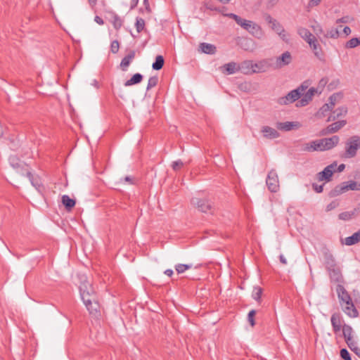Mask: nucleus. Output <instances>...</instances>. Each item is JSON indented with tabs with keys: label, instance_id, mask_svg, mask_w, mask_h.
I'll use <instances>...</instances> for the list:
<instances>
[{
	"label": "nucleus",
	"instance_id": "aec40b11",
	"mask_svg": "<svg viewBox=\"0 0 360 360\" xmlns=\"http://www.w3.org/2000/svg\"><path fill=\"white\" fill-rule=\"evenodd\" d=\"M347 191V182L337 185L328 193L329 197L335 198Z\"/></svg>",
	"mask_w": 360,
	"mask_h": 360
},
{
	"label": "nucleus",
	"instance_id": "c85d7f7f",
	"mask_svg": "<svg viewBox=\"0 0 360 360\" xmlns=\"http://www.w3.org/2000/svg\"><path fill=\"white\" fill-rule=\"evenodd\" d=\"M297 33L307 43L315 37L307 28L304 27H299Z\"/></svg>",
	"mask_w": 360,
	"mask_h": 360
},
{
	"label": "nucleus",
	"instance_id": "4c0bfd02",
	"mask_svg": "<svg viewBox=\"0 0 360 360\" xmlns=\"http://www.w3.org/2000/svg\"><path fill=\"white\" fill-rule=\"evenodd\" d=\"M347 345L348 347L354 352L358 356L360 357V348L357 346V343L354 339H352L349 341H347Z\"/></svg>",
	"mask_w": 360,
	"mask_h": 360
},
{
	"label": "nucleus",
	"instance_id": "2f4dec72",
	"mask_svg": "<svg viewBox=\"0 0 360 360\" xmlns=\"http://www.w3.org/2000/svg\"><path fill=\"white\" fill-rule=\"evenodd\" d=\"M357 213V209H354L352 211H346L339 214L338 218L340 220L349 221L352 219Z\"/></svg>",
	"mask_w": 360,
	"mask_h": 360
},
{
	"label": "nucleus",
	"instance_id": "dca6fc26",
	"mask_svg": "<svg viewBox=\"0 0 360 360\" xmlns=\"http://www.w3.org/2000/svg\"><path fill=\"white\" fill-rule=\"evenodd\" d=\"M321 139L315 140L304 145L305 151H323Z\"/></svg>",
	"mask_w": 360,
	"mask_h": 360
},
{
	"label": "nucleus",
	"instance_id": "603ef678",
	"mask_svg": "<svg viewBox=\"0 0 360 360\" xmlns=\"http://www.w3.org/2000/svg\"><path fill=\"white\" fill-rule=\"evenodd\" d=\"M184 166V163L181 160L174 161L172 164V167L174 171L179 170Z\"/></svg>",
	"mask_w": 360,
	"mask_h": 360
},
{
	"label": "nucleus",
	"instance_id": "72a5a7b5",
	"mask_svg": "<svg viewBox=\"0 0 360 360\" xmlns=\"http://www.w3.org/2000/svg\"><path fill=\"white\" fill-rule=\"evenodd\" d=\"M324 259L325 264L328 270L335 267V259L330 253H326L324 255Z\"/></svg>",
	"mask_w": 360,
	"mask_h": 360
},
{
	"label": "nucleus",
	"instance_id": "f257e3e1",
	"mask_svg": "<svg viewBox=\"0 0 360 360\" xmlns=\"http://www.w3.org/2000/svg\"><path fill=\"white\" fill-rule=\"evenodd\" d=\"M78 278L79 280V289L84 304L90 314L97 316L100 311V305L93 286L87 280L85 274H79Z\"/></svg>",
	"mask_w": 360,
	"mask_h": 360
},
{
	"label": "nucleus",
	"instance_id": "864d4df0",
	"mask_svg": "<svg viewBox=\"0 0 360 360\" xmlns=\"http://www.w3.org/2000/svg\"><path fill=\"white\" fill-rule=\"evenodd\" d=\"M340 356L344 360H351L350 354H349V352L347 350V349H342L340 350Z\"/></svg>",
	"mask_w": 360,
	"mask_h": 360
},
{
	"label": "nucleus",
	"instance_id": "7c9ffc66",
	"mask_svg": "<svg viewBox=\"0 0 360 360\" xmlns=\"http://www.w3.org/2000/svg\"><path fill=\"white\" fill-rule=\"evenodd\" d=\"M347 306L345 307L344 311L345 313L349 317L355 318L357 317L359 315V312L356 307H354L353 302H352V304H346Z\"/></svg>",
	"mask_w": 360,
	"mask_h": 360
},
{
	"label": "nucleus",
	"instance_id": "79ce46f5",
	"mask_svg": "<svg viewBox=\"0 0 360 360\" xmlns=\"http://www.w3.org/2000/svg\"><path fill=\"white\" fill-rule=\"evenodd\" d=\"M112 23L114 28L118 30L122 26L123 21L117 15H115L112 17Z\"/></svg>",
	"mask_w": 360,
	"mask_h": 360
},
{
	"label": "nucleus",
	"instance_id": "680f3d73",
	"mask_svg": "<svg viewBox=\"0 0 360 360\" xmlns=\"http://www.w3.org/2000/svg\"><path fill=\"white\" fill-rule=\"evenodd\" d=\"M343 32H344V34H345L346 36H347V35L350 34V33H351V29H350V27H348V26L345 27H344V29H343Z\"/></svg>",
	"mask_w": 360,
	"mask_h": 360
},
{
	"label": "nucleus",
	"instance_id": "7ed1b4c3",
	"mask_svg": "<svg viewBox=\"0 0 360 360\" xmlns=\"http://www.w3.org/2000/svg\"><path fill=\"white\" fill-rule=\"evenodd\" d=\"M309 85L307 82H304L297 89L290 91L286 96L278 98V102L281 105H288L296 101H299L301 95L307 91Z\"/></svg>",
	"mask_w": 360,
	"mask_h": 360
},
{
	"label": "nucleus",
	"instance_id": "5701e85b",
	"mask_svg": "<svg viewBox=\"0 0 360 360\" xmlns=\"http://www.w3.org/2000/svg\"><path fill=\"white\" fill-rule=\"evenodd\" d=\"M261 132L263 134L264 137L266 139H276L279 136V133L275 129L269 126H264L262 128Z\"/></svg>",
	"mask_w": 360,
	"mask_h": 360
},
{
	"label": "nucleus",
	"instance_id": "c756f323",
	"mask_svg": "<svg viewBox=\"0 0 360 360\" xmlns=\"http://www.w3.org/2000/svg\"><path fill=\"white\" fill-rule=\"evenodd\" d=\"M342 334H343V336H344V338H345L346 342H347V341H349V340L354 339L353 329L350 326L345 323L342 326Z\"/></svg>",
	"mask_w": 360,
	"mask_h": 360
},
{
	"label": "nucleus",
	"instance_id": "de8ad7c7",
	"mask_svg": "<svg viewBox=\"0 0 360 360\" xmlns=\"http://www.w3.org/2000/svg\"><path fill=\"white\" fill-rule=\"evenodd\" d=\"M339 205H340V201L338 200H334L326 206V211L327 212H330L331 210L339 207Z\"/></svg>",
	"mask_w": 360,
	"mask_h": 360
},
{
	"label": "nucleus",
	"instance_id": "f704fd0d",
	"mask_svg": "<svg viewBox=\"0 0 360 360\" xmlns=\"http://www.w3.org/2000/svg\"><path fill=\"white\" fill-rule=\"evenodd\" d=\"M62 202L68 210H70L75 205V200L67 195L62 196Z\"/></svg>",
	"mask_w": 360,
	"mask_h": 360
},
{
	"label": "nucleus",
	"instance_id": "4d7b16f0",
	"mask_svg": "<svg viewBox=\"0 0 360 360\" xmlns=\"http://www.w3.org/2000/svg\"><path fill=\"white\" fill-rule=\"evenodd\" d=\"M321 1V0H310L308 3V7L312 8L314 6H318Z\"/></svg>",
	"mask_w": 360,
	"mask_h": 360
},
{
	"label": "nucleus",
	"instance_id": "ea45409f",
	"mask_svg": "<svg viewBox=\"0 0 360 360\" xmlns=\"http://www.w3.org/2000/svg\"><path fill=\"white\" fill-rule=\"evenodd\" d=\"M360 44V38L354 37L349 40L345 45L347 49H353Z\"/></svg>",
	"mask_w": 360,
	"mask_h": 360
},
{
	"label": "nucleus",
	"instance_id": "f3484780",
	"mask_svg": "<svg viewBox=\"0 0 360 360\" xmlns=\"http://www.w3.org/2000/svg\"><path fill=\"white\" fill-rule=\"evenodd\" d=\"M331 281L341 284L343 282V277L340 269L333 268L328 270Z\"/></svg>",
	"mask_w": 360,
	"mask_h": 360
},
{
	"label": "nucleus",
	"instance_id": "bf43d9fd",
	"mask_svg": "<svg viewBox=\"0 0 360 360\" xmlns=\"http://www.w3.org/2000/svg\"><path fill=\"white\" fill-rule=\"evenodd\" d=\"M279 35V37L283 40V41H288V35L287 34V33L285 32V30L283 29V31L282 32H281V34H278Z\"/></svg>",
	"mask_w": 360,
	"mask_h": 360
},
{
	"label": "nucleus",
	"instance_id": "6e6d98bb",
	"mask_svg": "<svg viewBox=\"0 0 360 360\" xmlns=\"http://www.w3.org/2000/svg\"><path fill=\"white\" fill-rule=\"evenodd\" d=\"M313 29H314V31L316 33V34L318 35V36L319 34H323V29H322V27L319 25H317L316 26H313Z\"/></svg>",
	"mask_w": 360,
	"mask_h": 360
},
{
	"label": "nucleus",
	"instance_id": "a878e982",
	"mask_svg": "<svg viewBox=\"0 0 360 360\" xmlns=\"http://www.w3.org/2000/svg\"><path fill=\"white\" fill-rule=\"evenodd\" d=\"M199 48L201 51V52L206 53V54H214L217 51V48L214 45L202 42L200 43L199 45Z\"/></svg>",
	"mask_w": 360,
	"mask_h": 360
},
{
	"label": "nucleus",
	"instance_id": "0eeeda50",
	"mask_svg": "<svg viewBox=\"0 0 360 360\" xmlns=\"http://www.w3.org/2000/svg\"><path fill=\"white\" fill-rule=\"evenodd\" d=\"M337 166L336 162L328 165L322 172L316 174V179L319 181H330Z\"/></svg>",
	"mask_w": 360,
	"mask_h": 360
},
{
	"label": "nucleus",
	"instance_id": "e2e57ef3",
	"mask_svg": "<svg viewBox=\"0 0 360 360\" xmlns=\"http://www.w3.org/2000/svg\"><path fill=\"white\" fill-rule=\"evenodd\" d=\"M164 274L170 277L173 275L174 272L172 269H168L165 271Z\"/></svg>",
	"mask_w": 360,
	"mask_h": 360
},
{
	"label": "nucleus",
	"instance_id": "bb28decb",
	"mask_svg": "<svg viewBox=\"0 0 360 360\" xmlns=\"http://www.w3.org/2000/svg\"><path fill=\"white\" fill-rule=\"evenodd\" d=\"M9 162L12 167L16 169H22L27 166L24 162L21 161L15 155L9 157Z\"/></svg>",
	"mask_w": 360,
	"mask_h": 360
},
{
	"label": "nucleus",
	"instance_id": "052dcab7",
	"mask_svg": "<svg viewBox=\"0 0 360 360\" xmlns=\"http://www.w3.org/2000/svg\"><path fill=\"white\" fill-rule=\"evenodd\" d=\"M94 20H95V22H96V23H98V25H103V24H104V21H103V20L101 17H99V16H98V15H96V16L95 17Z\"/></svg>",
	"mask_w": 360,
	"mask_h": 360
},
{
	"label": "nucleus",
	"instance_id": "8fccbe9b",
	"mask_svg": "<svg viewBox=\"0 0 360 360\" xmlns=\"http://www.w3.org/2000/svg\"><path fill=\"white\" fill-rule=\"evenodd\" d=\"M255 314H256V311L254 310V309L250 311L248 314V322L250 323V324L252 326H254L255 325Z\"/></svg>",
	"mask_w": 360,
	"mask_h": 360
},
{
	"label": "nucleus",
	"instance_id": "4be33fe9",
	"mask_svg": "<svg viewBox=\"0 0 360 360\" xmlns=\"http://www.w3.org/2000/svg\"><path fill=\"white\" fill-rule=\"evenodd\" d=\"M238 70L245 75L253 74V61L245 60L238 65Z\"/></svg>",
	"mask_w": 360,
	"mask_h": 360
},
{
	"label": "nucleus",
	"instance_id": "a211bd4d",
	"mask_svg": "<svg viewBox=\"0 0 360 360\" xmlns=\"http://www.w3.org/2000/svg\"><path fill=\"white\" fill-rule=\"evenodd\" d=\"M135 55H136L135 51L132 50V51H130L129 52V53L122 58V60L120 63V65L122 70H123V71L127 70L128 67L129 66V65L131 64V63L132 62L134 58H135Z\"/></svg>",
	"mask_w": 360,
	"mask_h": 360
},
{
	"label": "nucleus",
	"instance_id": "69168bd1",
	"mask_svg": "<svg viewBox=\"0 0 360 360\" xmlns=\"http://www.w3.org/2000/svg\"><path fill=\"white\" fill-rule=\"evenodd\" d=\"M123 180H124V182H127L129 184H133L132 179L130 176H126V177H124L123 179Z\"/></svg>",
	"mask_w": 360,
	"mask_h": 360
},
{
	"label": "nucleus",
	"instance_id": "37998d69",
	"mask_svg": "<svg viewBox=\"0 0 360 360\" xmlns=\"http://www.w3.org/2000/svg\"><path fill=\"white\" fill-rule=\"evenodd\" d=\"M323 35L326 38L337 39L339 37V31L336 28H332Z\"/></svg>",
	"mask_w": 360,
	"mask_h": 360
},
{
	"label": "nucleus",
	"instance_id": "393cba45",
	"mask_svg": "<svg viewBox=\"0 0 360 360\" xmlns=\"http://www.w3.org/2000/svg\"><path fill=\"white\" fill-rule=\"evenodd\" d=\"M359 242H360V229L351 236L345 238L343 243L347 246H351Z\"/></svg>",
	"mask_w": 360,
	"mask_h": 360
},
{
	"label": "nucleus",
	"instance_id": "2eb2a0df",
	"mask_svg": "<svg viewBox=\"0 0 360 360\" xmlns=\"http://www.w3.org/2000/svg\"><path fill=\"white\" fill-rule=\"evenodd\" d=\"M279 130L288 131L294 129H299L301 124L299 122H278L276 125Z\"/></svg>",
	"mask_w": 360,
	"mask_h": 360
},
{
	"label": "nucleus",
	"instance_id": "1a4fd4ad",
	"mask_svg": "<svg viewBox=\"0 0 360 360\" xmlns=\"http://www.w3.org/2000/svg\"><path fill=\"white\" fill-rule=\"evenodd\" d=\"M347 124V121L345 120H338L329 124L325 129H323L321 131V134L322 136H326L330 134H334L338 132L340 129H341L343 127H345Z\"/></svg>",
	"mask_w": 360,
	"mask_h": 360
},
{
	"label": "nucleus",
	"instance_id": "a19ab883",
	"mask_svg": "<svg viewBox=\"0 0 360 360\" xmlns=\"http://www.w3.org/2000/svg\"><path fill=\"white\" fill-rule=\"evenodd\" d=\"M26 174L27 176L29 178L32 185L39 190L41 186V183L39 182V181L37 179H34L32 173L29 171H27Z\"/></svg>",
	"mask_w": 360,
	"mask_h": 360
},
{
	"label": "nucleus",
	"instance_id": "3c124183",
	"mask_svg": "<svg viewBox=\"0 0 360 360\" xmlns=\"http://www.w3.org/2000/svg\"><path fill=\"white\" fill-rule=\"evenodd\" d=\"M120 49V44L117 40H114L110 44V51L112 53H117Z\"/></svg>",
	"mask_w": 360,
	"mask_h": 360
},
{
	"label": "nucleus",
	"instance_id": "4468645a",
	"mask_svg": "<svg viewBox=\"0 0 360 360\" xmlns=\"http://www.w3.org/2000/svg\"><path fill=\"white\" fill-rule=\"evenodd\" d=\"M292 61V56L289 51H285L278 56L276 60V68H281Z\"/></svg>",
	"mask_w": 360,
	"mask_h": 360
},
{
	"label": "nucleus",
	"instance_id": "5fc2aeb1",
	"mask_svg": "<svg viewBox=\"0 0 360 360\" xmlns=\"http://www.w3.org/2000/svg\"><path fill=\"white\" fill-rule=\"evenodd\" d=\"M312 188L316 193H320L323 192V185H318L316 184H312Z\"/></svg>",
	"mask_w": 360,
	"mask_h": 360
},
{
	"label": "nucleus",
	"instance_id": "09e8293b",
	"mask_svg": "<svg viewBox=\"0 0 360 360\" xmlns=\"http://www.w3.org/2000/svg\"><path fill=\"white\" fill-rule=\"evenodd\" d=\"M145 27V21L142 18H137L136 22V31L139 33L141 32Z\"/></svg>",
	"mask_w": 360,
	"mask_h": 360
},
{
	"label": "nucleus",
	"instance_id": "0e129e2a",
	"mask_svg": "<svg viewBox=\"0 0 360 360\" xmlns=\"http://www.w3.org/2000/svg\"><path fill=\"white\" fill-rule=\"evenodd\" d=\"M279 259H280V262L283 264H287V259H285V257L283 255H281L279 256Z\"/></svg>",
	"mask_w": 360,
	"mask_h": 360
},
{
	"label": "nucleus",
	"instance_id": "774afa93",
	"mask_svg": "<svg viewBox=\"0 0 360 360\" xmlns=\"http://www.w3.org/2000/svg\"><path fill=\"white\" fill-rule=\"evenodd\" d=\"M139 0H131V8H133L136 6Z\"/></svg>",
	"mask_w": 360,
	"mask_h": 360
},
{
	"label": "nucleus",
	"instance_id": "f03ea898",
	"mask_svg": "<svg viewBox=\"0 0 360 360\" xmlns=\"http://www.w3.org/2000/svg\"><path fill=\"white\" fill-rule=\"evenodd\" d=\"M224 15L233 19L238 25L248 31L253 37L261 39L264 36L262 27L253 21L243 19L238 15L231 13L224 14Z\"/></svg>",
	"mask_w": 360,
	"mask_h": 360
},
{
	"label": "nucleus",
	"instance_id": "39448f33",
	"mask_svg": "<svg viewBox=\"0 0 360 360\" xmlns=\"http://www.w3.org/2000/svg\"><path fill=\"white\" fill-rule=\"evenodd\" d=\"M360 149V136L354 135L345 141V152L343 157L350 159L356 156L358 150Z\"/></svg>",
	"mask_w": 360,
	"mask_h": 360
},
{
	"label": "nucleus",
	"instance_id": "20e7f679",
	"mask_svg": "<svg viewBox=\"0 0 360 360\" xmlns=\"http://www.w3.org/2000/svg\"><path fill=\"white\" fill-rule=\"evenodd\" d=\"M191 203L198 211L203 213L213 214L216 211L214 202L207 198H193Z\"/></svg>",
	"mask_w": 360,
	"mask_h": 360
},
{
	"label": "nucleus",
	"instance_id": "b1692460",
	"mask_svg": "<svg viewBox=\"0 0 360 360\" xmlns=\"http://www.w3.org/2000/svg\"><path fill=\"white\" fill-rule=\"evenodd\" d=\"M269 68V63L267 60H263L257 63L253 62V72L254 73L264 72Z\"/></svg>",
	"mask_w": 360,
	"mask_h": 360
},
{
	"label": "nucleus",
	"instance_id": "c03bdc74",
	"mask_svg": "<svg viewBox=\"0 0 360 360\" xmlns=\"http://www.w3.org/2000/svg\"><path fill=\"white\" fill-rule=\"evenodd\" d=\"M262 294V289L260 287H254L252 291V297L256 301H259Z\"/></svg>",
	"mask_w": 360,
	"mask_h": 360
},
{
	"label": "nucleus",
	"instance_id": "338daca9",
	"mask_svg": "<svg viewBox=\"0 0 360 360\" xmlns=\"http://www.w3.org/2000/svg\"><path fill=\"white\" fill-rule=\"evenodd\" d=\"M345 168V164H340L338 167V169H337V171L338 172H342Z\"/></svg>",
	"mask_w": 360,
	"mask_h": 360
},
{
	"label": "nucleus",
	"instance_id": "58836bf2",
	"mask_svg": "<svg viewBox=\"0 0 360 360\" xmlns=\"http://www.w3.org/2000/svg\"><path fill=\"white\" fill-rule=\"evenodd\" d=\"M192 268L191 264H178L175 265V270L177 274H180L185 272L186 270Z\"/></svg>",
	"mask_w": 360,
	"mask_h": 360
},
{
	"label": "nucleus",
	"instance_id": "49530a36",
	"mask_svg": "<svg viewBox=\"0 0 360 360\" xmlns=\"http://www.w3.org/2000/svg\"><path fill=\"white\" fill-rule=\"evenodd\" d=\"M347 182V191L349 190L352 191H359L360 190V184H358L354 181H349Z\"/></svg>",
	"mask_w": 360,
	"mask_h": 360
},
{
	"label": "nucleus",
	"instance_id": "412c9836",
	"mask_svg": "<svg viewBox=\"0 0 360 360\" xmlns=\"http://www.w3.org/2000/svg\"><path fill=\"white\" fill-rule=\"evenodd\" d=\"M310 48L312 49L314 55L319 59L323 56L321 47L316 37L308 41Z\"/></svg>",
	"mask_w": 360,
	"mask_h": 360
},
{
	"label": "nucleus",
	"instance_id": "c9c22d12",
	"mask_svg": "<svg viewBox=\"0 0 360 360\" xmlns=\"http://www.w3.org/2000/svg\"><path fill=\"white\" fill-rule=\"evenodd\" d=\"M224 68L226 70L227 73L229 75L234 74L237 71H238V65H237L234 62L229 63L224 65Z\"/></svg>",
	"mask_w": 360,
	"mask_h": 360
},
{
	"label": "nucleus",
	"instance_id": "9b49d317",
	"mask_svg": "<svg viewBox=\"0 0 360 360\" xmlns=\"http://www.w3.org/2000/svg\"><path fill=\"white\" fill-rule=\"evenodd\" d=\"M347 113V108L346 106H341L333 111H331L330 115L326 120V122H333L335 120H339L340 118L344 117L346 116Z\"/></svg>",
	"mask_w": 360,
	"mask_h": 360
},
{
	"label": "nucleus",
	"instance_id": "6e6552de",
	"mask_svg": "<svg viewBox=\"0 0 360 360\" xmlns=\"http://www.w3.org/2000/svg\"><path fill=\"white\" fill-rule=\"evenodd\" d=\"M266 186L271 192H276L279 187L278 177L274 170L269 172L266 180Z\"/></svg>",
	"mask_w": 360,
	"mask_h": 360
},
{
	"label": "nucleus",
	"instance_id": "cd10ccee",
	"mask_svg": "<svg viewBox=\"0 0 360 360\" xmlns=\"http://www.w3.org/2000/svg\"><path fill=\"white\" fill-rule=\"evenodd\" d=\"M300 98V99L296 103L297 107H304L307 105L313 98L305 91L303 94L301 95Z\"/></svg>",
	"mask_w": 360,
	"mask_h": 360
},
{
	"label": "nucleus",
	"instance_id": "f8f14e48",
	"mask_svg": "<svg viewBox=\"0 0 360 360\" xmlns=\"http://www.w3.org/2000/svg\"><path fill=\"white\" fill-rule=\"evenodd\" d=\"M330 322L333 327V330L335 333H338L342 328L343 322L342 316L340 313H333L330 317Z\"/></svg>",
	"mask_w": 360,
	"mask_h": 360
},
{
	"label": "nucleus",
	"instance_id": "423d86ee",
	"mask_svg": "<svg viewBox=\"0 0 360 360\" xmlns=\"http://www.w3.org/2000/svg\"><path fill=\"white\" fill-rule=\"evenodd\" d=\"M340 98L339 94H333L329 97V102L325 103L316 113V116L318 118H322L325 117L329 112H331L334 108L338 100Z\"/></svg>",
	"mask_w": 360,
	"mask_h": 360
},
{
	"label": "nucleus",
	"instance_id": "9d476101",
	"mask_svg": "<svg viewBox=\"0 0 360 360\" xmlns=\"http://www.w3.org/2000/svg\"><path fill=\"white\" fill-rule=\"evenodd\" d=\"M336 292L341 304H352L351 296L342 284L337 285Z\"/></svg>",
	"mask_w": 360,
	"mask_h": 360
},
{
	"label": "nucleus",
	"instance_id": "6ab92c4d",
	"mask_svg": "<svg viewBox=\"0 0 360 360\" xmlns=\"http://www.w3.org/2000/svg\"><path fill=\"white\" fill-rule=\"evenodd\" d=\"M265 20L271 25V28L277 34H281L283 31V27L270 15L265 16Z\"/></svg>",
	"mask_w": 360,
	"mask_h": 360
},
{
	"label": "nucleus",
	"instance_id": "473e14b6",
	"mask_svg": "<svg viewBox=\"0 0 360 360\" xmlns=\"http://www.w3.org/2000/svg\"><path fill=\"white\" fill-rule=\"evenodd\" d=\"M143 79V75L140 73L134 74L131 79L127 80L124 83L125 86H129L131 85L137 84L140 83Z\"/></svg>",
	"mask_w": 360,
	"mask_h": 360
},
{
	"label": "nucleus",
	"instance_id": "e433bc0d",
	"mask_svg": "<svg viewBox=\"0 0 360 360\" xmlns=\"http://www.w3.org/2000/svg\"><path fill=\"white\" fill-rule=\"evenodd\" d=\"M164 58L162 56H158L155 58V61L153 63L152 68L155 70H160L164 65Z\"/></svg>",
	"mask_w": 360,
	"mask_h": 360
},
{
	"label": "nucleus",
	"instance_id": "ddd939ff",
	"mask_svg": "<svg viewBox=\"0 0 360 360\" xmlns=\"http://www.w3.org/2000/svg\"><path fill=\"white\" fill-rule=\"evenodd\" d=\"M321 141L323 151H325L335 148L339 143L340 138L338 136L335 135L329 138L321 139Z\"/></svg>",
	"mask_w": 360,
	"mask_h": 360
},
{
	"label": "nucleus",
	"instance_id": "a18cd8bd",
	"mask_svg": "<svg viewBox=\"0 0 360 360\" xmlns=\"http://www.w3.org/2000/svg\"><path fill=\"white\" fill-rule=\"evenodd\" d=\"M158 82V77L157 76L150 77L148 79L146 89L148 91L155 87Z\"/></svg>",
	"mask_w": 360,
	"mask_h": 360
},
{
	"label": "nucleus",
	"instance_id": "13d9d810",
	"mask_svg": "<svg viewBox=\"0 0 360 360\" xmlns=\"http://www.w3.org/2000/svg\"><path fill=\"white\" fill-rule=\"evenodd\" d=\"M307 94L309 95H310L312 98L313 96L315 95V94H317L318 93V91L316 89H315L314 87H311L310 89H309L307 91Z\"/></svg>",
	"mask_w": 360,
	"mask_h": 360
}]
</instances>
